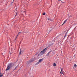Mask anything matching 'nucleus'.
Here are the masks:
<instances>
[{
  "mask_svg": "<svg viewBox=\"0 0 77 77\" xmlns=\"http://www.w3.org/2000/svg\"><path fill=\"white\" fill-rule=\"evenodd\" d=\"M43 15H45V13H43Z\"/></svg>",
  "mask_w": 77,
  "mask_h": 77,
  "instance_id": "obj_14",
  "label": "nucleus"
},
{
  "mask_svg": "<svg viewBox=\"0 0 77 77\" xmlns=\"http://www.w3.org/2000/svg\"><path fill=\"white\" fill-rule=\"evenodd\" d=\"M53 43L52 44H51V45H53Z\"/></svg>",
  "mask_w": 77,
  "mask_h": 77,
  "instance_id": "obj_19",
  "label": "nucleus"
},
{
  "mask_svg": "<svg viewBox=\"0 0 77 77\" xmlns=\"http://www.w3.org/2000/svg\"><path fill=\"white\" fill-rule=\"evenodd\" d=\"M17 67H18V66H16V67L14 69L13 71H15V69H17Z\"/></svg>",
  "mask_w": 77,
  "mask_h": 77,
  "instance_id": "obj_8",
  "label": "nucleus"
},
{
  "mask_svg": "<svg viewBox=\"0 0 77 77\" xmlns=\"http://www.w3.org/2000/svg\"><path fill=\"white\" fill-rule=\"evenodd\" d=\"M38 54L37 53H36L35 54V55H36V54Z\"/></svg>",
  "mask_w": 77,
  "mask_h": 77,
  "instance_id": "obj_20",
  "label": "nucleus"
},
{
  "mask_svg": "<svg viewBox=\"0 0 77 77\" xmlns=\"http://www.w3.org/2000/svg\"><path fill=\"white\" fill-rule=\"evenodd\" d=\"M69 31V30H68L67 31L68 32Z\"/></svg>",
  "mask_w": 77,
  "mask_h": 77,
  "instance_id": "obj_21",
  "label": "nucleus"
},
{
  "mask_svg": "<svg viewBox=\"0 0 77 77\" xmlns=\"http://www.w3.org/2000/svg\"><path fill=\"white\" fill-rule=\"evenodd\" d=\"M17 15V13H16V15H15V17H16V16Z\"/></svg>",
  "mask_w": 77,
  "mask_h": 77,
  "instance_id": "obj_17",
  "label": "nucleus"
},
{
  "mask_svg": "<svg viewBox=\"0 0 77 77\" xmlns=\"http://www.w3.org/2000/svg\"><path fill=\"white\" fill-rule=\"evenodd\" d=\"M21 42H20V43H21Z\"/></svg>",
  "mask_w": 77,
  "mask_h": 77,
  "instance_id": "obj_23",
  "label": "nucleus"
},
{
  "mask_svg": "<svg viewBox=\"0 0 77 77\" xmlns=\"http://www.w3.org/2000/svg\"><path fill=\"white\" fill-rule=\"evenodd\" d=\"M47 50V48H45L42 51H41L40 53V55H43V54H45V52Z\"/></svg>",
  "mask_w": 77,
  "mask_h": 77,
  "instance_id": "obj_2",
  "label": "nucleus"
},
{
  "mask_svg": "<svg viewBox=\"0 0 77 77\" xmlns=\"http://www.w3.org/2000/svg\"><path fill=\"white\" fill-rule=\"evenodd\" d=\"M48 20L51 21H52L53 20H52L50 18H48Z\"/></svg>",
  "mask_w": 77,
  "mask_h": 77,
  "instance_id": "obj_4",
  "label": "nucleus"
},
{
  "mask_svg": "<svg viewBox=\"0 0 77 77\" xmlns=\"http://www.w3.org/2000/svg\"><path fill=\"white\" fill-rule=\"evenodd\" d=\"M62 71H63V68H61V69L60 72V74H62Z\"/></svg>",
  "mask_w": 77,
  "mask_h": 77,
  "instance_id": "obj_6",
  "label": "nucleus"
},
{
  "mask_svg": "<svg viewBox=\"0 0 77 77\" xmlns=\"http://www.w3.org/2000/svg\"><path fill=\"white\" fill-rule=\"evenodd\" d=\"M53 65L54 66H56V63H54L53 64Z\"/></svg>",
  "mask_w": 77,
  "mask_h": 77,
  "instance_id": "obj_10",
  "label": "nucleus"
},
{
  "mask_svg": "<svg viewBox=\"0 0 77 77\" xmlns=\"http://www.w3.org/2000/svg\"><path fill=\"white\" fill-rule=\"evenodd\" d=\"M44 60V59L42 58V59H40L38 62L36 64V65H38L39 63H40L41 62H42L43 60Z\"/></svg>",
  "mask_w": 77,
  "mask_h": 77,
  "instance_id": "obj_3",
  "label": "nucleus"
},
{
  "mask_svg": "<svg viewBox=\"0 0 77 77\" xmlns=\"http://www.w3.org/2000/svg\"><path fill=\"white\" fill-rule=\"evenodd\" d=\"M20 33H21V32H19V33L17 35V36L16 38V39H17V36H18V35H19V34H20Z\"/></svg>",
  "mask_w": 77,
  "mask_h": 77,
  "instance_id": "obj_9",
  "label": "nucleus"
},
{
  "mask_svg": "<svg viewBox=\"0 0 77 77\" xmlns=\"http://www.w3.org/2000/svg\"><path fill=\"white\" fill-rule=\"evenodd\" d=\"M67 33H68V31H67L66 34H65V36L64 37V38H65V37H66V34H67Z\"/></svg>",
  "mask_w": 77,
  "mask_h": 77,
  "instance_id": "obj_12",
  "label": "nucleus"
},
{
  "mask_svg": "<svg viewBox=\"0 0 77 77\" xmlns=\"http://www.w3.org/2000/svg\"><path fill=\"white\" fill-rule=\"evenodd\" d=\"M69 17H72V15L70 16Z\"/></svg>",
  "mask_w": 77,
  "mask_h": 77,
  "instance_id": "obj_18",
  "label": "nucleus"
},
{
  "mask_svg": "<svg viewBox=\"0 0 77 77\" xmlns=\"http://www.w3.org/2000/svg\"><path fill=\"white\" fill-rule=\"evenodd\" d=\"M12 66H13V65H12V63H10L8 64V66H7V68L6 69V71H8L11 68Z\"/></svg>",
  "mask_w": 77,
  "mask_h": 77,
  "instance_id": "obj_1",
  "label": "nucleus"
},
{
  "mask_svg": "<svg viewBox=\"0 0 77 77\" xmlns=\"http://www.w3.org/2000/svg\"><path fill=\"white\" fill-rule=\"evenodd\" d=\"M24 12H26V11H24Z\"/></svg>",
  "mask_w": 77,
  "mask_h": 77,
  "instance_id": "obj_22",
  "label": "nucleus"
},
{
  "mask_svg": "<svg viewBox=\"0 0 77 77\" xmlns=\"http://www.w3.org/2000/svg\"><path fill=\"white\" fill-rule=\"evenodd\" d=\"M21 50H20V54H21Z\"/></svg>",
  "mask_w": 77,
  "mask_h": 77,
  "instance_id": "obj_15",
  "label": "nucleus"
},
{
  "mask_svg": "<svg viewBox=\"0 0 77 77\" xmlns=\"http://www.w3.org/2000/svg\"><path fill=\"white\" fill-rule=\"evenodd\" d=\"M3 74H2V73H0V77H2V76H3Z\"/></svg>",
  "mask_w": 77,
  "mask_h": 77,
  "instance_id": "obj_7",
  "label": "nucleus"
},
{
  "mask_svg": "<svg viewBox=\"0 0 77 77\" xmlns=\"http://www.w3.org/2000/svg\"><path fill=\"white\" fill-rule=\"evenodd\" d=\"M51 52V51H49L48 53V56H49L50 55V53Z\"/></svg>",
  "mask_w": 77,
  "mask_h": 77,
  "instance_id": "obj_11",
  "label": "nucleus"
},
{
  "mask_svg": "<svg viewBox=\"0 0 77 77\" xmlns=\"http://www.w3.org/2000/svg\"><path fill=\"white\" fill-rule=\"evenodd\" d=\"M59 1H61V2H62V3H64V2H62L60 0H58Z\"/></svg>",
  "mask_w": 77,
  "mask_h": 77,
  "instance_id": "obj_16",
  "label": "nucleus"
},
{
  "mask_svg": "<svg viewBox=\"0 0 77 77\" xmlns=\"http://www.w3.org/2000/svg\"><path fill=\"white\" fill-rule=\"evenodd\" d=\"M16 9H17V8H16Z\"/></svg>",
  "mask_w": 77,
  "mask_h": 77,
  "instance_id": "obj_24",
  "label": "nucleus"
},
{
  "mask_svg": "<svg viewBox=\"0 0 77 77\" xmlns=\"http://www.w3.org/2000/svg\"><path fill=\"white\" fill-rule=\"evenodd\" d=\"M67 21V20H65V21L64 22L63 24H62V25H63V24H65V23H66V22Z\"/></svg>",
  "mask_w": 77,
  "mask_h": 77,
  "instance_id": "obj_5",
  "label": "nucleus"
},
{
  "mask_svg": "<svg viewBox=\"0 0 77 77\" xmlns=\"http://www.w3.org/2000/svg\"><path fill=\"white\" fill-rule=\"evenodd\" d=\"M74 66L75 68H76L77 67V65H76V64H75L74 65Z\"/></svg>",
  "mask_w": 77,
  "mask_h": 77,
  "instance_id": "obj_13",
  "label": "nucleus"
}]
</instances>
